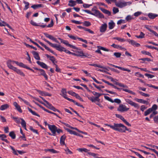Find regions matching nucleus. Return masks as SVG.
I'll list each match as a JSON object with an SVG mask.
<instances>
[{"label":"nucleus","instance_id":"f257e3e1","mask_svg":"<svg viewBox=\"0 0 158 158\" xmlns=\"http://www.w3.org/2000/svg\"><path fill=\"white\" fill-rule=\"evenodd\" d=\"M105 125L110 127L114 130L118 131L120 132H125L126 131H127L129 132H131V131L130 130L127 128L126 126L122 123L117 124L114 123L113 125L106 124Z\"/></svg>","mask_w":158,"mask_h":158},{"label":"nucleus","instance_id":"f03ea898","mask_svg":"<svg viewBox=\"0 0 158 158\" xmlns=\"http://www.w3.org/2000/svg\"><path fill=\"white\" fill-rule=\"evenodd\" d=\"M15 63L17 65H19V63L18 61L10 60H8L7 62V64L8 67L10 69H12L17 73L23 77L25 76V74L20 70L17 69L16 67L13 66L12 64Z\"/></svg>","mask_w":158,"mask_h":158},{"label":"nucleus","instance_id":"7ed1b4c3","mask_svg":"<svg viewBox=\"0 0 158 158\" xmlns=\"http://www.w3.org/2000/svg\"><path fill=\"white\" fill-rule=\"evenodd\" d=\"M91 10L93 12L92 15L100 18H104V15L99 10L95 9L94 8H92Z\"/></svg>","mask_w":158,"mask_h":158},{"label":"nucleus","instance_id":"20e7f679","mask_svg":"<svg viewBox=\"0 0 158 158\" xmlns=\"http://www.w3.org/2000/svg\"><path fill=\"white\" fill-rule=\"evenodd\" d=\"M60 95L62 96L65 99L69 100V101L72 102H73V103L74 104H76V105L77 106H78L81 107L83 108H84V106H83L82 105H80L79 103H78L77 102H76L74 100H73L72 99H70V98L67 97H66V96H67V94H63V95H62V94H60Z\"/></svg>","mask_w":158,"mask_h":158},{"label":"nucleus","instance_id":"39448f33","mask_svg":"<svg viewBox=\"0 0 158 158\" xmlns=\"http://www.w3.org/2000/svg\"><path fill=\"white\" fill-rule=\"evenodd\" d=\"M115 5L120 8H122L127 6V2H124L123 0H120L118 2H116Z\"/></svg>","mask_w":158,"mask_h":158},{"label":"nucleus","instance_id":"423d86ee","mask_svg":"<svg viewBox=\"0 0 158 158\" xmlns=\"http://www.w3.org/2000/svg\"><path fill=\"white\" fill-rule=\"evenodd\" d=\"M125 101L128 104L134 106L135 108L137 109L139 108V106L138 103H136L128 99H125Z\"/></svg>","mask_w":158,"mask_h":158},{"label":"nucleus","instance_id":"0eeeda50","mask_svg":"<svg viewBox=\"0 0 158 158\" xmlns=\"http://www.w3.org/2000/svg\"><path fill=\"white\" fill-rule=\"evenodd\" d=\"M48 128L52 133V135L56 136L57 127L54 125H48Z\"/></svg>","mask_w":158,"mask_h":158},{"label":"nucleus","instance_id":"6e6552de","mask_svg":"<svg viewBox=\"0 0 158 158\" xmlns=\"http://www.w3.org/2000/svg\"><path fill=\"white\" fill-rule=\"evenodd\" d=\"M129 109L128 108H127L126 106L123 104L120 105L117 109V110L120 112H123L128 110Z\"/></svg>","mask_w":158,"mask_h":158},{"label":"nucleus","instance_id":"1a4fd4ad","mask_svg":"<svg viewBox=\"0 0 158 158\" xmlns=\"http://www.w3.org/2000/svg\"><path fill=\"white\" fill-rule=\"evenodd\" d=\"M38 42L42 46L44 47L45 49L47 50L48 51H49L53 54L57 55L52 50H51L50 48L47 46L45 45L43 43L40 41H38Z\"/></svg>","mask_w":158,"mask_h":158},{"label":"nucleus","instance_id":"9d476101","mask_svg":"<svg viewBox=\"0 0 158 158\" xmlns=\"http://www.w3.org/2000/svg\"><path fill=\"white\" fill-rule=\"evenodd\" d=\"M44 34L47 38H48L54 41L57 43H59V41L57 40L53 36L50 35L49 34L46 33H44Z\"/></svg>","mask_w":158,"mask_h":158},{"label":"nucleus","instance_id":"9b49d317","mask_svg":"<svg viewBox=\"0 0 158 158\" xmlns=\"http://www.w3.org/2000/svg\"><path fill=\"white\" fill-rule=\"evenodd\" d=\"M127 41L129 42V44L135 47H138L140 46V44L139 43H136L134 40L128 39L127 40Z\"/></svg>","mask_w":158,"mask_h":158},{"label":"nucleus","instance_id":"f8f14e48","mask_svg":"<svg viewBox=\"0 0 158 158\" xmlns=\"http://www.w3.org/2000/svg\"><path fill=\"white\" fill-rule=\"evenodd\" d=\"M107 27V25L106 23L102 24L100 27V32H104L106 31Z\"/></svg>","mask_w":158,"mask_h":158},{"label":"nucleus","instance_id":"ddd939ff","mask_svg":"<svg viewBox=\"0 0 158 158\" xmlns=\"http://www.w3.org/2000/svg\"><path fill=\"white\" fill-rule=\"evenodd\" d=\"M66 138V136L65 135H64L61 136L60 140V143L62 145H64L65 144L64 141Z\"/></svg>","mask_w":158,"mask_h":158},{"label":"nucleus","instance_id":"4468645a","mask_svg":"<svg viewBox=\"0 0 158 158\" xmlns=\"http://www.w3.org/2000/svg\"><path fill=\"white\" fill-rule=\"evenodd\" d=\"M37 63L43 68L47 69L48 68V66L43 62L37 61Z\"/></svg>","mask_w":158,"mask_h":158},{"label":"nucleus","instance_id":"2eb2a0df","mask_svg":"<svg viewBox=\"0 0 158 158\" xmlns=\"http://www.w3.org/2000/svg\"><path fill=\"white\" fill-rule=\"evenodd\" d=\"M45 56L48 58L49 59V60L52 61L53 64H55V62L56 60V59L53 56H50L48 54H46Z\"/></svg>","mask_w":158,"mask_h":158},{"label":"nucleus","instance_id":"dca6fc26","mask_svg":"<svg viewBox=\"0 0 158 158\" xmlns=\"http://www.w3.org/2000/svg\"><path fill=\"white\" fill-rule=\"evenodd\" d=\"M13 104L18 111L20 113L22 112L23 111L21 108L20 106L18 104L17 102H14Z\"/></svg>","mask_w":158,"mask_h":158},{"label":"nucleus","instance_id":"f3484780","mask_svg":"<svg viewBox=\"0 0 158 158\" xmlns=\"http://www.w3.org/2000/svg\"><path fill=\"white\" fill-rule=\"evenodd\" d=\"M135 100L137 102L143 103V104H148V103L147 101L144 100L143 99H139L137 98H135Z\"/></svg>","mask_w":158,"mask_h":158},{"label":"nucleus","instance_id":"a211bd4d","mask_svg":"<svg viewBox=\"0 0 158 158\" xmlns=\"http://www.w3.org/2000/svg\"><path fill=\"white\" fill-rule=\"evenodd\" d=\"M31 52L34 55V57L35 59L38 60H40V58L39 56V54L36 52L32 51Z\"/></svg>","mask_w":158,"mask_h":158},{"label":"nucleus","instance_id":"6ab92c4d","mask_svg":"<svg viewBox=\"0 0 158 158\" xmlns=\"http://www.w3.org/2000/svg\"><path fill=\"white\" fill-rule=\"evenodd\" d=\"M40 75H42L44 76L45 77V80H48V77L47 75L46 74V73L44 70L43 69H40Z\"/></svg>","mask_w":158,"mask_h":158},{"label":"nucleus","instance_id":"aec40b11","mask_svg":"<svg viewBox=\"0 0 158 158\" xmlns=\"http://www.w3.org/2000/svg\"><path fill=\"white\" fill-rule=\"evenodd\" d=\"M63 42H63V43L65 44L67 46L69 47L70 48H73L74 49H77V48L75 46L70 44H69V43L68 42L67 40H64Z\"/></svg>","mask_w":158,"mask_h":158},{"label":"nucleus","instance_id":"412c9836","mask_svg":"<svg viewBox=\"0 0 158 158\" xmlns=\"http://www.w3.org/2000/svg\"><path fill=\"white\" fill-rule=\"evenodd\" d=\"M149 18L151 19H153L158 16V15L155 14L150 13L148 14Z\"/></svg>","mask_w":158,"mask_h":158},{"label":"nucleus","instance_id":"4be33fe9","mask_svg":"<svg viewBox=\"0 0 158 158\" xmlns=\"http://www.w3.org/2000/svg\"><path fill=\"white\" fill-rule=\"evenodd\" d=\"M109 28L110 29H111L114 28L115 26V23L113 20H111L108 23Z\"/></svg>","mask_w":158,"mask_h":158},{"label":"nucleus","instance_id":"5701e85b","mask_svg":"<svg viewBox=\"0 0 158 158\" xmlns=\"http://www.w3.org/2000/svg\"><path fill=\"white\" fill-rule=\"evenodd\" d=\"M100 9L104 13L107 15L109 16L111 15V12L109 10L102 8H100Z\"/></svg>","mask_w":158,"mask_h":158},{"label":"nucleus","instance_id":"b1692460","mask_svg":"<svg viewBox=\"0 0 158 158\" xmlns=\"http://www.w3.org/2000/svg\"><path fill=\"white\" fill-rule=\"evenodd\" d=\"M65 48L62 47L61 45H58L56 49L58 51L62 52V51L64 52Z\"/></svg>","mask_w":158,"mask_h":158},{"label":"nucleus","instance_id":"393cba45","mask_svg":"<svg viewBox=\"0 0 158 158\" xmlns=\"http://www.w3.org/2000/svg\"><path fill=\"white\" fill-rule=\"evenodd\" d=\"M40 94H41V95L43 96H48L50 97L52 96V94H49L48 92L43 91H40Z\"/></svg>","mask_w":158,"mask_h":158},{"label":"nucleus","instance_id":"a878e982","mask_svg":"<svg viewBox=\"0 0 158 158\" xmlns=\"http://www.w3.org/2000/svg\"><path fill=\"white\" fill-rule=\"evenodd\" d=\"M9 107V105L7 104H5L2 105L0 107V110H4Z\"/></svg>","mask_w":158,"mask_h":158},{"label":"nucleus","instance_id":"bb28decb","mask_svg":"<svg viewBox=\"0 0 158 158\" xmlns=\"http://www.w3.org/2000/svg\"><path fill=\"white\" fill-rule=\"evenodd\" d=\"M43 6V5L42 4H35L32 5L31 6V7L34 9H36L38 8L42 7Z\"/></svg>","mask_w":158,"mask_h":158},{"label":"nucleus","instance_id":"cd10ccee","mask_svg":"<svg viewBox=\"0 0 158 158\" xmlns=\"http://www.w3.org/2000/svg\"><path fill=\"white\" fill-rule=\"evenodd\" d=\"M27 109L28 111L30 112L33 115L37 116L38 117H40V115L37 114L36 112L34 111H33L31 108L29 107H28Z\"/></svg>","mask_w":158,"mask_h":158},{"label":"nucleus","instance_id":"c85d7f7f","mask_svg":"<svg viewBox=\"0 0 158 158\" xmlns=\"http://www.w3.org/2000/svg\"><path fill=\"white\" fill-rule=\"evenodd\" d=\"M21 120V124L22 127H23L26 130V123L25 120L23 118H20Z\"/></svg>","mask_w":158,"mask_h":158},{"label":"nucleus","instance_id":"c756f323","mask_svg":"<svg viewBox=\"0 0 158 158\" xmlns=\"http://www.w3.org/2000/svg\"><path fill=\"white\" fill-rule=\"evenodd\" d=\"M70 134H73L75 135H76L77 132L71 130L69 128H66L65 129Z\"/></svg>","mask_w":158,"mask_h":158},{"label":"nucleus","instance_id":"7c9ffc66","mask_svg":"<svg viewBox=\"0 0 158 158\" xmlns=\"http://www.w3.org/2000/svg\"><path fill=\"white\" fill-rule=\"evenodd\" d=\"M69 3L68 5L70 6H73L76 4V2L73 0H70L69 1Z\"/></svg>","mask_w":158,"mask_h":158},{"label":"nucleus","instance_id":"2f4dec72","mask_svg":"<svg viewBox=\"0 0 158 158\" xmlns=\"http://www.w3.org/2000/svg\"><path fill=\"white\" fill-rule=\"evenodd\" d=\"M115 84L117 85H118L120 87H121L123 88H127V85H124L123 84L119 83L117 82H115Z\"/></svg>","mask_w":158,"mask_h":158},{"label":"nucleus","instance_id":"473e14b6","mask_svg":"<svg viewBox=\"0 0 158 158\" xmlns=\"http://www.w3.org/2000/svg\"><path fill=\"white\" fill-rule=\"evenodd\" d=\"M122 90L123 91L129 93L134 95H135L136 94L135 93V92H133L132 91L127 89L123 88L122 89Z\"/></svg>","mask_w":158,"mask_h":158},{"label":"nucleus","instance_id":"72a5a7b5","mask_svg":"<svg viewBox=\"0 0 158 158\" xmlns=\"http://www.w3.org/2000/svg\"><path fill=\"white\" fill-rule=\"evenodd\" d=\"M45 151L46 152H47L48 151H49L51 152H52L53 153H57V152L55 150L53 149H45Z\"/></svg>","mask_w":158,"mask_h":158},{"label":"nucleus","instance_id":"f704fd0d","mask_svg":"<svg viewBox=\"0 0 158 158\" xmlns=\"http://www.w3.org/2000/svg\"><path fill=\"white\" fill-rule=\"evenodd\" d=\"M152 111V110L151 108H149L147 110H146L144 113V115L145 116L148 115L150 114Z\"/></svg>","mask_w":158,"mask_h":158},{"label":"nucleus","instance_id":"c9c22d12","mask_svg":"<svg viewBox=\"0 0 158 158\" xmlns=\"http://www.w3.org/2000/svg\"><path fill=\"white\" fill-rule=\"evenodd\" d=\"M83 25L86 27H89L91 25V23L89 21H85L84 22L82 23Z\"/></svg>","mask_w":158,"mask_h":158},{"label":"nucleus","instance_id":"e433bc0d","mask_svg":"<svg viewBox=\"0 0 158 158\" xmlns=\"http://www.w3.org/2000/svg\"><path fill=\"white\" fill-rule=\"evenodd\" d=\"M23 3L25 5V7L24 8L23 10H26L28 8L29 3L28 2H26L25 1H23Z\"/></svg>","mask_w":158,"mask_h":158},{"label":"nucleus","instance_id":"4c0bfd02","mask_svg":"<svg viewBox=\"0 0 158 158\" xmlns=\"http://www.w3.org/2000/svg\"><path fill=\"white\" fill-rule=\"evenodd\" d=\"M9 135L11 137L12 139H15L16 137L15 134L13 131L10 132L9 134Z\"/></svg>","mask_w":158,"mask_h":158},{"label":"nucleus","instance_id":"58836bf2","mask_svg":"<svg viewBox=\"0 0 158 158\" xmlns=\"http://www.w3.org/2000/svg\"><path fill=\"white\" fill-rule=\"evenodd\" d=\"M97 47L99 49L108 52L109 51V49H106L104 47L100 46H97Z\"/></svg>","mask_w":158,"mask_h":158},{"label":"nucleus","instance_id":"ea45409f","mask_svg":"<svg viewBox=\"0 0 158 158\" xmlns=\"http://www.w3.org/2000/svg\"><path fill=\"white\" fill-rule=\"evenodd\" d=\"M141 52L143 54L148 55L152 57L151 53L148 52L146 51H142Z\"/></svg>","mask_w":158,"mask_h":158},{"label":"nucleus","instance_id":"a19ab883","mask_svg":"<svg viewBox=\"0 0 158 158\" xmlns=\"http://www.w3.org/2000/svg\"><path fill=\"white\" fill-rule=\"evenodd\" d=\"M145 34L143 32H141L139 35H135V37L138 38H143L144 37Z\"/></svg>","mask_w":158,"mask_h":158},{"label":"nucleus","instance_id":"79ce46f5","mask_svg":"<svg viewBox=\"0 0 158 158\" xmlns=\"http://www.w3.org/2000/svg\"><path fill=\"white\" fill-rule=\"evenodd\" d=\"M92 66H94V67H98V68L103 69H106V68L105 67L102 66L100 65H98L97 64H92Z\"/></svg>","mask_w":158,"mask_h":158},{"label":"nucleus","instance_id":"37998d69","mask_svg":"<svg viewBox=\"0 0 158 158\" xmlns=\"http://www.w3.org/2000/svg\"><path fill=\"white\" fill-rule=\"evenodd\" d=\"M117 68L119 69H120L122 70H123V71H127L128 72H131L130 70L129 69H125V68H123V67H121L117 66Z\"/></svg>","mask_w":158,"mask_h":158},{"label":"nucleus","instance_id":"c03bdc74","mask_svg":"<svg viewBox=\"0 0 158 158\" xmlns=\"http://www.w3.org/2000/svg\"><path fill=\"white\" fill-rule=\"evenodd\" d=\"M133 19H134V18L130 15H127L126 18V20L128 21Z\"/></svg>","mask_w":158,"mask_h":158},{"label":"nucleus","instance_id":"a18cd8bd","mask_svg":"<svg viewBox=\"0 0 158 158\" xmlns=\"http://www.w3.org/2000/svg\"><path fill=\"white\" fill-rule=\"evenodd\" d=\"M139 93L141 95L145 97H149L150 96L149 94H145L141 91H139Z\"/></svg>","mask_w":158,"mask_h":158},{"label":"nucleus","instance_id":"49530a36","mask_svg":"<svg viewBox=\"0 0 158 158\" xmlns=\"http://www.w3.org/2000/svg\"><path fill=\"white\" fill-rule=\"evenodd\" d=\"M113 39L116 40L120 42H124L125 40L123 38H121L119 37H114Z\"/></svg>","mask_w":158,"mask_h":158},{"label":"nucleus","instance_id":"de8ad7c7","mask_svg":"<svg viewBox=\"0 0 158 158\" xmlns=\"http://www.w3.org/2000/svg\"><path fill=\"white\" fill-rule=\"evenodd\" d=\"M114 55L117 58H119L121 56V54L120 52H115L114 53Z\"/></svg>","mask_w":158,"mask_h":158},{"label":"nucleus","instance_id":"09e8293b","mask_svg":"<svg viewBox=\"0 0 158 158\" xmlns=\"http://www.w3.org/2000/svg\"><path fill=\"white\" fill-rule=\"evenodd\" d=\"M113 11L114 14H115L119 12L118 8L114 7L113 9Z\"/></svg>","mask_w":158,"mask_h":158},{"label":"nucleus","instance_id":"8fccbe9b","mask_svg":"<svg viewBox=\"0 0 158 158\" xmlns=\"http://www.w3.org/2000/svg\"><path fill=\"white\" fill-rule=\"evenodd\" d=\"M92 93L95 96H96V97H99L101 95H102V94H101L95 92H93Z\"/></svg>","mask_w":158,"mask_h":158},{"label":"nucleus","instance_id":"3c124183","mask_svg":"<svg viewBox=\"0 0 158 158\" xmlns=\"http://www.w3.org/2000/svg\"><path fill=\"white\" fill-rule=\"evenodd\" d=\"M49 44L52 47L55 48L56 49L57 47V46L58 45L56 44H52L50 42L49 43Z\"/></svg>","mask_w":158,"mask_h":158},{"label":"nucleus","instance_id":"603ef678","mask_svg":"<svg viewBox=\"0 0 158 158\" xmlns=\"http://www.w3.org/2000/svg\"><path fill=\"white\" fill-rule=\"evenodd\" d=\"M111 46L114 48L119 49L121 48V46L113 44Z\"/></svg>","mask_w":158,"mask_h":158},{"label":"nucleus","instance_id":"864d4df0","mask_svg":"<svg viewBox=\"0 0 158 158\" xmlns=\"http://www.w3.org/2000/svg\"><path fill=\"white\" fill-rule=\"evenodd\" d=\"M68 93L69 94L75 97L76 94H77L76 93L74 92H73L71 90L69 91L68 92Z\"/></svg>","mask_w":158,"mask_h":158},{"label":"nucleus","instance_id":"5fc2aeb1","mask_svg":"<svg viewBox=\"0 0 158 158\" xmlns=\"http://www.w3.org/2000/svg\"><path fill=\"white\" fill-rule=\"evenodd\" d=\"M19 66L23 68L27 69V66L26 65L24 64L22 62H20L19 64Z\"/></svg>","mask_w":158,"mask_h":158},{"label":"nucleus","instance_id":"6e6d98bb","mask_svg":"<svg viewBox=\"0 0 158 158\" xmlns=\"http://www.w3.org/2000/svg\"><path fill=\"white\" fill-rule=\"evenodd\" d=\"M104 98H105V99H106L107 100H108L112 103L114 102L113 100L112 99H111V98H110L109 97L107 96H105Z\"/></svg>","mask_w":158,"mask_h":158},{"label":"nucleus","instance_id":"4d7b16f0","mask_svg":"<svg viewBox=\"0 0 158 158\" xmlns=\"http://www.w3.org/2000/svg\"><path fill=\"white\" fill-rule=\"evenodd\" d=\"M77 56H84V53L82 51H77Z\"/></svg>","mask_w":158,"mask_h":158},{"label":"nucleus","instance_id":"13d9d810","mask_svg":"<svg viewBox=\"0 0 158 158\" xmlns=\"http://www.w3.org/2000/svg\"><path fill=\"white\" fill-rule=\"evenodd\" d=\"M92 6V4H88L86 3H84L83 5V6L85 8H89L90 6Z\"/></svg>","mask_w":158,"mask_h":158},{"label":"nucleus","instance_id":"bf43d9fd","mask_svg":"<svg viewBox=\"0 0 158 158\" xmlns=\"http://www.w3.org/2000/svg\"><path fill=\"white\" fill-rule=\"evenodd\" d=\"M30 130L32 131H33L34 133H35L36 134H38V130L33 129L32 127H30Z\"/></svg>","mask_w":158,"mask_h":158},{"label":"nucleus","instance_id":"052dcab7","mask_svg":"<svg viewBox=\"0 0 158 158\" xmlns=\"http://www.w3.org/2000/svg\"><path fill=\"white\" fill-rule=\"evenodd\" d=\"M85 31H88L89 33L91 34H94V31L91 30L90 29H88L87 28H85Z\"/></svg>","mask_w":158,"mask_h":158},{"label":"nucleus","instance_id":"680f3d73","mask_svg":"<svg viewBox=\"0 0 158 158\" xmlns=\"http://www.w3.org/2000/svg\"><path fill=\"white\" fill-rule=\"evenodd\" d=\"M139 60H142L144 62L147 61H151V60L149 58H143L139 59Z\"/></svg>","mask_w":158,"mask_h":158},{"label":"nucleus","instance_id":"e2e57ef3","mask_svg":"<svg viewBox=\"0 0 158 158\" xmlns=\"http://www.w3.org/2000/svg\"><path fill=\"white\" fill-rule=\"evenodd\" d=\"M146 47H147L148 48H149L154 49H155L158 51V48L156 47L148 45H146Z\"/></svg>","mask_w":158,"mask_h":158},{"label":"nucleus","instance_id":"0e129e2a","mask_svg":"<svg viewBox=\"0 0 158 158\" xmlns=\"http://www.w3.org/2000/svg\"><path fill=\"white\" fill-rule=\"evenodd\" d=\"M6 135L5 134H0V138L3 141L5 139V138H6Z\"/></svg>","mask_w":158,"mask_h":158},{"label":"nucleus","instance_id":"69168bd1","mask_svg":"<svg viewBox=\"0 0 158 158\" xmlns=\"http://www.w3.org/2000/svg\"><path fill=\"white\" fill-rule=\"evenodd\" d=\"M116 116L117 117L119 118L123 121L125 119L121 115L116 114Z\"/></svg>","mask_w":158,"mask_h":158},{"label":"nucleus","instance_id":"338daca9","mask_svg":"<svg viewBox=\"0 0 158 158\" xmlns=\"http://www.w3.org/2000/svg\"><path fill=\"white\" fill-rule=\"evenodd\" d=\"M64 150L67 154H71L73 153V152L68 148H66Z\"/></svg>","mask_w":158,"mask_h":158},{"label":"nucleus","instance_id":"774afa93","mask_svg":"<svg viewBox=\"0 0 158 158\" xmlns=\"http://www.w3.org/2000/svg\"><path fill=\"white\" fill-rule=\"evenodd\" d=\"M154 120L155 123H158V115L154 117Z\"/></svg>","mask_w":158,"mask_h":158}]
</instances>
